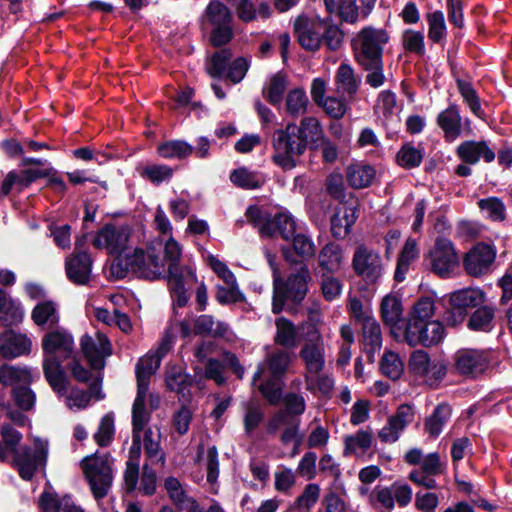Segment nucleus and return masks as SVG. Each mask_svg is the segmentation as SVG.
I'll list each match as a JSON object with an SVG mask.
<instances>
[{"instance_id":"obj_1","label":"nucleus","mask_w":512,"mask_h":512,"mask_svg":"<svg viewBox=\"0 0 512 512\" xmlns=\"http://www.w3.org/2000/svg\"><path fill=\"white\" fill-rule=\"evenodd\" d=\"M131 235L132 229L128 225L107 224L96 234L93 245L117 256L111 270L118 278H124L129 271L146 279L164 275V260L154 246H149L146 252L136 248L122 255L129 248Z\"/></svg>"},{"instance_id":"obj_2","label":"nucleus","mask_w":512,"mask_h":512,"mask_svg":"<svg viewBox=\"0 0 512 512\" xmlns=\"http://www.w3.org/2000/svg\"><path fill=\"white\" fill-rule=\"evenodd\" d=\"M154 224L160 234L169 235L163 245L164 257L161 258L168 262V285L172 297L178 306L183 307L189 300L186 285L196 281L195 272L189 266L180 265L182 246L171 237L172 225L161 206L155 210Z\"/></svg>"},{"instance_id":"obj_3","label":"nucleus","mask_w":512,"mask_h":512,"mask_svg":"<svg viewBox=\"0 0 512 512\" xmlns=\"http://www.w3.org/2000/svg\"><path fill=\"white\" fill-rule=\"evenodd\" d=\"M43 371L52 389L63 395L67 392L68 380L62 369V362L72 357L74 339L63 328L48 331L42 338Z\"/></svg>"},{"instance_id":"obj_4","label":"nucleus","mask_w":512,"mask_h":512,"mask_svg":"<svg viewBox=\"0 0 512 512\" xmlns=\"http://www.w3.org/2000/svg\"><path fill=\"white\" fill-rule=\"evenodd\" d=\"M383 275L381 257L373 250L359 246L354 253V288L364 302H370Z\"/></svg>"},{"instance_id":"obj_5","label":"nucleus","mask_w":512,"mask_h":512,"mask_svg":"<svg viewBox=\"0 0 512 512\" xmlns=\"http://www.w3.org/2000/svg\"><path fill=\"white\" fill-rule=\"evenodd\" d=\"M293 354L283 350H276L268 354L253 376V383L268 372L273 379H268L259 386L262 395L270 404H277L281 399V387L276 378L282 376L288 369Z\"/></svg>"},{"instance_id":"obj_6","label":"nucleus","mask_w":512,"mask_h":512,"mask_svg":"<svg viewBox=\"0 0 512 512\" xmlns=\"http://www.w3.org/2000/svg\"><path fill=\"white\" fill-rule=\"evenodd\" d=\"M274 162L284 169L296 166V158L304 153L306 145L299 135L298 126L288 124L284 129L275 131L273 135Z\"/></svg>"},{"instance_id":"obj_7","label":"nucleus","mask_w":512,"mask_h":512,"mask_svg":"<svg viewBox=\"0 0 512 512\" xmlns=\"http://www.w3.org/2000/svg\"><path fill=\"white\" fill-rule=\"evenodd\" d=\"M85 477L96 499L104 498L113 483V459L109 455H94L82 461Z\"/></svg>"},{"instance_id":"obj_8","label":"nucleus","mask_w":512,"mask_h":512,"mask_svg":"<svg viewBox=\"0 0 512 512\" xmlns=\"http://www.w3.org/2000/svg\"><path fill=\"white\" fill-rule=\"evenodd\" d=\"M361 324V343L366 360L373 363L375 355L382 346V334L379 323L372 315L369 302H360L354 299V322Z\"/></svg>"},{"instance_id":"obj_9","label":"nucleus","mask_w":512,"mask_h":512,"mask_svg":"<svg viewBox=\"0 0 512 512\" xmlns=\"http://www.w3.org/2000/svg\"><path fill=\"white\" fill-rule=\"evenodd\" d=\"M202 20L204 24L213 27L210 41L214 46L224 45L232 39V14L222 2L212 0L207 6Z\"/></svg>"},{"instance_id":"obj_10","label":"nucleus","mask_w":512,"mask_h":512,"mask_svg":"<svg viewBox=\"0 0 512 512\" xmlns=\"http://www.w3.org/2000/svg\"><path fill=\"white\" fill-rule=\"evenodd\" d=\"M491 361L489 350L462 348L455 352L453 366L457 374L475 379L489 369Z\"/></svg>"},{"instance_id":"obj_11","label":"nucleus","mask_w":512,"mask_h":512,"mask_svg":"<svg viewBox=\"0 0 512 512\" xmlns=\"http://www.w3.org/2000/svg\"><path fill=\"white\" fill-rule=\"evenodd\" d=\"M389 36L383 29L373 27L364 28L358 35L360 53L357 61L360 65L375 66L382 60L383 47L388 42Z\"/></svg>"},{"instance_id":"obj_12","label":"nucleus","mask_w":512,"mask_h":512,"mask_svg":"<svg viewBox=\"0 0 512 512\" xmlns=\"http://www.w3.org/2000/svg\"><path fill=\"white\" fill-rule=\"evenodd\" d=\"M409 365L411 371L430 386L438 384L447 373V365L443 360L430 359L423 350L412 353Z\"/></svg>"},{"instance_id":"obj_13","label":"nucleus","mask_w":512,"mask_h":512,"mask_svg":"<svg viewBox=\"0 0 512 512\" xmlns=\"http://www.w3.org/2000/svg\"><path fill=\"white\" fill-rule=\"evenodd\" d=\"M428 260L432 271L441 277L451 275L459 263L453 243L442 237L437 238Z\"/></svg>"},{"instance_id":"obj_14","label":"nucleus","mask_w":512,"mask_h":512,"mask_svg":"<svg viewBox=\"0 0 512 512\" xmlns=\"http://www.w3.org/2000/svg\"><path fill=\"white\" fill-rule=\"evenodd\" d=\"M293 26L298 42L304 49L316 51L320 48L323 42L325 20L300 15L294 20Z\"/></svg>"},{"instance_id":"obj_15","label":"nucleus","mask_w":512,"mask_h":512,"mask_svg":"<svg viewBox=\"0 0 512 512\" xmlns=\"http://www.w3.org/2000/svg\"><path fill=\"white\" fill-rule=\"evenodd\" d=\"M496 258V249L487 243H477L464 257L465 271L473 276L480 277L488 274L492 270Z\"/></svg>"},{"instance_id":"obj_16","label":"nucleus","mask_w":512,"mask_h":512,"mask_svg":"<svg viewBox=\"0 0 512 512\" xmlns=\"http://www.w3.org/2000/svg\"><path fill=\"white\" fill-rule=\"evenodd\" d=\"M445 337V328L442 322L438 320L423 322L416 326L413 324L411 329H405L404 339L410 346L436 345Z\"/></svg>"},{"instance_id":"obj_17","label":"nucleus","mask_w":512,"mask_h":512,"mask_svg":"<svg viewBox=\"0 0 512 512\" xmlns=\"http://www.w3.org/2000/svg\"><path fill=\"white\" fill-rule=\"evenodd\" d=\"M81 350L93 369H102L105 358L112 354L111 343L102 332H97L94 337L84 335L81 338Z\"/></svg>"},{"instance_id":"obj_18","label":"nucleus","mask_w":512,"mask_h":512,"mask_svg":"<svg viewBox=\"0 0 512 512\" xmlns=\"http://www.w3.org/2000/svg\"><path fill=\"white\" fill-rule=\"evenodd\" d=\"M437 125L443 131L445 141L454 142L458 139L464 128L470 129V120L463 119L456 104H450L437 116Z\"/></svg>"},{"instance_id":"obj_19","label":"nucleus","mask_w":512,"mask_h":512,"mask_svg":"<svg viewBox=\"0 0 512 512\" xmlns=\"http://www.w3.org/2000/svg\"><path fill=\"white\" fill-rule=\"evenodd\" d=\"M171 342L170 336H166L165 342L156 353H148L140 358L136 365L137 390H148L151 376L160 366L161 358L167 351V343Z\"/></svg>"},{"instance_id":"obj_20","label":"nucleus","mask_w":512,"mask_h":512,"mask_svg":"<svg viewBox=\"0 0 512 512\" xmlns=\"http://www.w3.org/2000/svg\"><path fill=\"white\" fill-rule=\"evenodd\" d=\"M300 356L306 365L307 375L318 374L322 370L324 366L323 344L316 329L309 331V340L300 351Z\"/></svg>"},{"instance_id":"obj_21","label":"nucleus","mask_w":512,"mask_h":512,"mask_svg":"<svg viewBox=\"0 0 512 512\" xmlns=\"http://www.w3.org/2000/svg\"><path fill=\"white\" fill-rule=\"evenodd\" d=\"M299 425L300 421L298 419L289 417L284 412H278L268 422L267 430L269 433H275L279 428L284 427L281 435L282 443L289 444L294 442L296 447H298L303 439L299 431Z\"/></svg>"},{"instance_id":"obj_22","label":"nucleus","mask_w":512,"mask_h":512,"mask_svg":"<svg viewBox=\"0 0 512 512\" xmlns=\"http://www.w3.org/2000/svg\"><path fill=\"white\" fill-rule=\"evenodd\" d=\"M68 279L77 285H86L91 276L92 260L86 252H76L66 259Z\"/></svg>"},{"instance_id":"obj_23","label":"nucleus","mask_w":512,"mask_h":512,"mask_svg":"<svg viewBox=\"0 0 512 512\" xmlns=\"http://www.w3.org/2000/svg\"><path fill=\"white\" fill-rule=\"evenodd\" d=\"M39 456L32 455L28 450L13 453V462L18 469L20 476L24 480H30L35 470L37 469L40 458L45 459L47 454L48 444L46 441H39L37 444Z\"/></svg>"},{"instance_id":"obj_24","label":"nucleus","mask_w":512,"mask_h":512,"mask_svg":"<svg viewBox=\"0 0 512 512\" xmlns=\"http://www.w3.org/2000/svg\"><path fill=\"white\" fill-rule=\"evenodd\" d=\"M194 463L199 468L205 469L209 484L214 485L217 482L219 476V460L216 446H207L204 442L199 443Z\"/></svg>"},{"instance_id":"obj_25","label":"nucleus","mask_w":512,"mask_h":512,"mask_svg":"<svg viewBox=\"0 0 512 512\" xmlns=\"http://www.w3.org/2000/svg\"><path fill=\"white\" fill-rule=\"evenodd\" d=\"M310 280V273L306 266H301L295 273L291 274L284 285L281 286L284 291V301L290 299L298 303L301 302L307 293V284Z\"/></svg>"},{"instance_id":"obj_26","label":"nucleus","mask_w":512,"mask_h":512,"mask_svg":"<svg viewBox=\"0 0 512 512\" xmlns=\"http://www.w3.org/2000/svg\"><path fill=\"white\" fill-rule=\"evenodd\" d=\"M31 341L23 334L14 331H5L0 336V355L5 358H14L30 351Z\"/></svg>"},{"instance_id":"obj_27","label":"nucleus","mask_w":512,"mask_h":512,"mask_svg":"<svg viewBox=\"0 0 512 512\" xmlns=\"http://www.w3.org/2000/svg\"><path fill=\"white\" fill-rule=\"evenodd\" d=\"M50 175L49 170L43 169H24L21 173L11 171L7 174L6 178L1 184L3 195H7L11 189L16 186L19 190L28 187L32 182L39 178H44Z\"/></svg>"},{"instance_id":"obj_28","label":"nucleus","mask_w":512,"mask_h":512,"mask_svg":"<svg viewBox=\"0 0 512 512\" xmlns=\"http://www.w3.org/2000/svg\"><path fill=\"white\" fill-rule=\"evenodd\" d=\"M457 155L468 164H476L481 157L486 162H492L495 159V153L485 141H465L457 147Z\"/></svg>"},{"instance_id":"obj_29","label":"nucleus","mask_w":512,"mask_h":512,"mask_svg":"<svg viewBox=\"0 0 512 512\" xmlns=\"http://www.w3.org/2000/svg\"><path fill=\"white\" fill-rule=\"evenodd\" d=\"M485 301V293L480 288H464L450 294V305L455 309L465 311L476 307Z\"/></svg>"},{"instance_id":"obj_30","label":"nucleus","mask_w":512,"mask_h":512,"mask_svg":"<svg viewBox=\"0 0 512 512\" xmlns=\"http://www.w3.org/2000/svg\"><path fill=\"white\" fill-rule=\"evenodd\" d=\"M42 512H83L69 497L59 498L51 490H45L40 498Z\"/></svg>"},{"instance_id":"obj_31","label":"nucleus","mask_w":512,"mask_h":512,"mask_svg":"<svg viewBox=\"0 0 512 512\" xmlns=\"http://www.w3.org/2000/svg\"><path fill=\"white\" fill-rule=\"evenodd\" d=\"M435 312V303L431 297L420 298L413 306L408 315V321L405 329H411L413 324L421 325L423 322L432 321L431 317Z\"/></svg>"},{"instance_id":"obj_32","label":"nucleus","mask_w":512,"mask_h":512,"mask_svg":"<svg viewBox=\"0 0 512 512\" xmlns=\"http://www.w3.org/2000/svg\"><path fill=\"white\" fill-rule=\"evenodd\" d=\"M419 256L417 242L413 238H408L399 255L394 278L397 282L404 281L411 263Z\"/></svg>"},{"instance_id":"obj_33","label":"nucleus","mask_w":512,"mask_h":512,"mask_svg":"<svg viewBox=\"0 0 512 512\" xmlns=\"http://www.w3.org/2000/svg\"><path fill=\"white\" fill-rule=\"evenodd\" d=\"M288 87V76L282 72L273 74L263 88L264 96L273 104L278 105Z\"/></svg>"},{"instance_id":"obj_34","label":"nucleus","mask_w":512,"mask_h":512,"mask_svg":"<svg viewBox=\"0 0 512 512\" xmlns=\"http://www.w3.org/2000/svg\"><path fill=\"white\" fill-rule=\"evenodd\" d=\"M452 414L448 404H439L425 421V430L431 437H437L450 420Z\"/></svg>"},{"instance_id":"obj_35","label":"nucleus","mask_w":512,"mask_h":512,"mask_svg":"<svg viewBox=\"0 0 512 512\" xmlns=\"http://www.w3.org/2000/svg\"><path fill=\"white\" fill-rule=\"evenodd\" d=\"M147 391L137 390V395L132 407L133 433L141 434L150 420L151 410H147L146 405Z\"/></svg>"},{"instance_id":"obj_36","label":"nucleus","mask_w":512,"mask_h":512,"mask_svg":"<svg viewBox=\"0 0 512 512\" xmlns=\"http://www.w3.org/2000/svg\"><path fill=\"white\" fill-rule=\"evenodd\" d=\"M381 314L384 322L390 326H396L403 315L401 300L394 294L386 295L381 302Z\"/></svg>"},{"instance_id":"obj_37","label":"nucleus","mask_w":512,"mask_h":512,"mask_svg":"<svg viewBox=\"0 0 512 512\" xmlns=\"http://www.w3.org/2000/svg\"><path fill=\"white\" fill-rule=\"evenodd\" d=\"M349 208L347 203L340 202L331 219V230L336 238H345L350 234L352 221L349 218Z\"/></svg>"},{"instance_id":"obj_38","label":"nucleus","mask_w":512,"mask_h":512,"mask_svg":"<svg viewBox=\"0 0 512 512\" xmlns=\"http://www.w3.org/2000/svg\"><path fill=\"white\" fill-rule=\"evenodd\" d=\"M31 374L27 368L11 365L0 366V383L4 386L27 385L31 382Z\"/></svg>"},{"instance_id":"obj_39","label":"nucleus","mask_w":512,"mask_h":512,"mask_svg":"<svg viewBox=\"0 0 512 512\" xmlns=\"http://www.w3.org/2000/svg\"><path fill=\"white\" fill-rule=\"evenodd\" d=\"M428 23V37L433 43H442L447 37V25L444 13L435 10L426 14Z\"/></svg>"},{"instance_id":"obj_40","label":"nucleus","mask_w":512,"mask_h":512,"mask_svg":"<svg viewBox=\"0 0 512 512\" xmlns=\"http://www.w3.org/2000/svg\"><path fill=\"white\" fill-rule=\"evenodd\" d=\"M194 332L199 335L224 337L228 332V327L222 322L215 321L210 315H201L195 320Z\"/></svg>"},{"instance_id":"obj_41","label":"nucleus","mask_w":512,"mask_h":512,"mask_svg":"<svg viewBox=\"0 0 512 512\" xmlns=\"http://www.w3.org/2000/svg\"><path fill=\"white\" fill-rule=\"evenodd\" d=\"M32 319L38 326L55 325L59 322V313L57 306L53 301H43L38 303L32 310Z\"/></svg>"},{"instance_id":"obj_42","label":"nucleus","mask_w":512,"mask_h":512,"mask_svg":"<svg viewBox=\"0 0 512 512\" xmlns=\"http://www.w3.org/2000/svg\"><path fill=\"white\" fill-rule=\"evenodd\" d=\"M309 100L303 88H294L290 90L286 97V112L294 117L304 114L307 110Z\"/></svg>"},{"instance_id":"obj_43","label":"nucleus","mask_w":512,"mask_h":512,"mask_svg":"<svg viewBox=\"0 0 512 512\" xmlns=\"http://www.w3.org/2000/svg\"><path fill=\"white\" fill-rule=\"evenodd\" d=\"M456 83L459 93L471 112L475 116L483 118L484 112L482 110L480 98L472 84L462 79H457Z\"/></svg>"},{"instance_id":"obj_44","label":"nucleus","mask_w":512,"mask_h":512,"mask_svg":"<svg viewBox=\"0 0 512 512\" xmlns=\"http://www.w3.org/2000/svg\"><path fill=\"white\" fill-rule=\"evenodd\" d=\"M275 342L282 346L293 348L296 345L297 330L292 322L281 317L276 320Z\"/></svg>"},{"instance_id":"obj_45","label":"nucleus","mask_w":512,"mask_h":512,"mask_svg":"<svg viewBox=\"0 0 512 512\" xmlns=\"http://www.w3.org/2000/svg\"><path fill=\"white\" fill-rule=\"evenodd\" d=\"M91 394L95 396L96 399H99V383L94 382L90 387V392H85L79 389H72L69 394L66 396V405L70 409H84L88 406L90 402Z\"/></svg>"},{"instance_id":"obj_46","label":"nucleus","mask_w":512,"mask_h":512,"mask_svg":"<svg viewBox=\"0 0 512 512\" xmlns=\"http://www.w3.org/2000/svg\"><path fill=\"white\" fill-rule=\"evenodd\" d=\"M164 488L174 505H176L179 509L187 504L191 503V497L181 482L173 477L169 476L164 480Z\"/></svg>"},{"instance_id":"obj_47","label":"nucleus","mask_w":512,"mask_h":512,"mask_svg":"<svg viewBox=\"0 0 512 512\" xmlns=\"http://www.w3.org/2000/svg\"><path fill=\"white\" fill-rule=\"evenodd\" d=\"M424 152L420 147L407 143L397 153V162L400 166L410 169L417 167L423 160Z\"/></svg>"},{"instance_id":"obj_48","label":"nucleus","mask_w":512,"mask_h":512,"mask_svg":"<svg viewBox=\"0 0 512 512\" xmlns=\"http://www.w3.org/2000/svg\"><path fill=\"white\" fill-rule=\"evenodd\" d=\"M158 153L163 158H185L193 152V148L187 142L174 140L162 143L158 146Z\"/></svg>"},{"instance_id":"obj_49","label":"nucleus","mask_w":512,"mask_h":512,"mask_svg":"<svg viewBox=\"0 0 512 512\" xmlns=\"http://www.w3.org/2000/svg\"><path fill=\"white\" fill-rule=\"evenodd\" d=\"M341 258L339 246L335 244H328L321 250L318 260L322 269L328 272H334L339 269Z\"/></svg>"},{"instance_id":"obj_50","label":"nucleus","mask_w":512,"mask_h":512,"mask_svg":"<svg viewBox=\"0 0 512 512\" xmlns=\"http://www.w3.org/2000/svg\"><path fill=\"white\" fill-rule=\"evenodd\" d=\"M494 310L490 307L477 309L469 318L468 327L474 331L488 332L493 327Z\"/></svg>"},{"instance_id":"obj_51","label":"nucleus","mask_w":512,"mask_h":512,"mask_svg":"<svg viewBox=\"0 0 512 512\" xmlns=\"http://www.w3.org/2000/svg\"><path fill=\"white\" fill-rule=\"evenodd\" d=\"M479 208L486 213L487 217L495 222H502L506 217V207L498 197H488L479 200Z\"/></svg>"},{"instance_id":"obj_52","label":"nucleus","mask_w":512,"mask_h":512,"mask_svg":"<svg viewBox=\"0 0 512 512\" xmlns=\"http://www.w3.org/2000/svg\"><path fill=\"white\" fill-rule=\"evenodd\" d=\"M230 179L235 185L245 189L260 187L264 182V178L262 176L251 172L246 168L234 170L230 175Z\"/></svg>"},{"instance_id":"obj_53","label":"nucleus","mask_w":512,"mask_h":512,"mask_svg":"<svg viewBox=\"0 0 512 512\" xmlns=\"http://www.w3.org/2000/svg\"><path fill=\"white\" fill-rule=\"evenodd\" d=\"M299 135L304 140L305 145L309 142L317 143L323 137V131L319 121L314 117H306L302 119L300 126H298Z\"/></svg>"},{"instance_id":"obj_54","label":"nucleus","mask_w":512,"mask_h":512,"mask_svg":"<svg viewBox=\"0 0 512 512\" xmlns=\"http://www.w3.org/2000/svg\"><path fill=\"white\" fill-rule=\"evenodd\" d=\"M267 260L273 270L274 276V292H273V303L272 311L275 314L280 313L284 306V291L281 286V277L278 268L275 266V256L271 253H266Z\"/></svg>"},{"instance_id":"obj_55","label":"nucleus","mask_w":512,"mask_h":512,"mask_svg":"<svg viewBox=\"0 0 512 512\" xmlns=\"http://www.w3.org/2000/svg\"><path fill=\"white\" fill-rule=\"evenodd\" d=\"M403 362L399 355L392 351L384 353L381 361V370L390 379H398L403 372Z\"/></svg>"},{"instance_id":"obj_56","label":"nucleus","mask_w":512,"mask_h":512,"mask_svg":"<svg viewBox=\"0 0 512 512\" xmlns=\"http://www.w3.org/2000/svg\"><path fill=\"white\" fill-rule=\"evenodd\" d=\"M246 217L259 229L261 234L266 236L274 235V229H272V224H270L271 218H269L267 213L263 212L259 207L250 206L246 210Z\"/></svg>"},{"instance_id":"obj_57","label":"nucleus","mask_w":512,"mask_h":512,"mask_svg":"<svg viewBox=\"0 0 512 512\" xmlns=\"http://www.w3.org/2000/svg\"><path fill=\"white\" fill-rule=\"evenodd\" d=\"M402 43L404 48L417 55L425 53V37L421 31L412 29L405 30L402 34Z\"/></svg>"},{"instance_id":"obj_58","label":"nucleus","mask_w":512,"mask_h":512,"mask_svg":"<svg viewBox=\"0 0 512 512\" xmlns=\"http://www.w3.org/2000/svg\"><path fill=\"white\" fill-rule=\"evenodd\" d=\"M270 224H272L271 227L274 229V234L276 231H279L284 239H289L295 234V220L287 213H278L271 219Z\"/></svg>"},{"instance_id":"obj_59","label":"nucleus","mask_w":512,"mask_h":512,"mask_svg":"<svg viewBox=\"0 0 512 512\" xmlns=\"http://www.w3.org/2000/svg\"><path fill=\"white\" fill-rule=\"evenodd\" d=\"M166 385L171 391L183 394L184 397V390L189 385L188 376L181 368L171 367L166 373Z\"/></svg>"},{"instance_id":"obj_60","label":"nucleus","mask_w":512,"mask_h":512,"mask_svg":"<svg viewBox=\"0 0 512 512\" xmlns=\"http://www.w3.org/2000/svg\"><path fill=\"white\" fill-rule=\"evenodd\" d=\"M2 437L6 447L4 449L0 447V459L6 460L10 455L17 452L16 446L21 440V434L10 426H3Z\"/></svg>"},{"instance_id":"obj_61","label":"nucleus","mask_w":512,"mask_h":512,"mask_svg":"<svg viewBox=\"0 0 512 512\" xmlns=\"http://www.w3.org/2000/svg\"><path fill=\"white\" fill-rule=\"evenodd\" d=\"M232 58V53L229 49H223L215 53L208 66V72L212 77L222 76L226 72V68Z\"/></svg>"},{"instance_id":"obj_62","label":"nucleus","mask_w":512,"mask_h":512,"mask_svg":"<svg viewBox=\"0 0 512 512\" xmlns=\"http://www.w3.org/2000/svg\"><path fill=\"white\" fill-rule=\"evenodd\" d=\"M216 299L221 304H232L244 299L240 292L237 282L226 284V286H217Z\"/></svg>"},{"instance_id":"obj_63","label":"nucleus","mask_w":512,"mask_h":512,"mask_svg":"<svg viewBox=\"0 0 512 512\" xmlns=\"http://www.w3.org/2000/svg\"><path fill=\"white\" fill-rule=\"evenodd\" d=\"M113 435L114 418L111 414H107L101 419L99 429L94 438L100 446H106L111 442Z\"/></svg>"},{"instance_id":"obj_64","label":"nucleus","mask_w":512,"mask_h":512,"mask_svg":"<svg viewBox=\"0 0 512 512\" xmlns=\"http://www.w3.org/2000/svg\"><path fill=\"white\" fill-rule=\"evenodd\" d=\"M307 389L312 392H319L327 396L333 387V381L328 376H319L318 374L306 375Z\"/></svg>"}]
</instances>
